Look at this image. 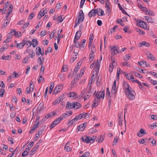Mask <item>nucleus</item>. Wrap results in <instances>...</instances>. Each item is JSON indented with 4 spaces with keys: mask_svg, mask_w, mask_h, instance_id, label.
Returning <instances> with one entry per match:
<instances>
[{
    "mask_svg": "<svg viewBox=\"0 0 157 157\" xmlns=\"http://www.w3.org/2000/svg\"><path fill=\"white\" fill-rule=\"evenodd\" d=\"M89 131L91 133H94L97 132V130L95 128H92L90 129Z\"/></svg>",
    "mask_w": 157,
    "mask_h": 157,
    "instance_id": "55",
    "label": "nucleus"
},
{
    "mask_svg": "<svg viewBox=\"0 0 157 157\" xmlns=\"http://www.w3.org/2000/svg\"><path fill=\"white\" fill-rule=\"evenodd\" d=\"M61 101L58 98H57L55 100V101H54L53 103V105H56L59 103Z\"/></svg>",
    "mask_w": 157,
    "mask_h": 157,
    "instance_id": "61",
    "label": "nucleus"
},
{
    "mask_svg": "<svg viewBox=\"0 0 157 157\" xmlns=\"http://www.w3.org/2000/svg\"><path fill=\"white\" fill-rule=\"evenodd\" d=\"M69 116L70 115L68 114V113L67 112L66 113L61 115L60 117V118L62 119V120H63L64 118L67 117Z\"/></svg>",
    "mask_w": 157,
    "mask_h": 157,
    "instance_id": "27",
    "label": "nucleus"
},
{
    "mask_svg": "<svg viewBox=\"0 0 157 157\" xmlns=\"http://www.w3.org/2000/svg\"><path fill=\"white\" fill-rule=\"evenodd\" d=\"M10 21H6V22H4L2 26V29H5L6 28V27L9 24Z\"/></svg>",
    "mask_w": 157,
    "mask_h": 157,
    "instance_id": "31",
    "label": "nucleus"
},
{
    "mask_svg": "<svg viewBox=\"0 0 157 157\" xmlns=\"http://www.w3.org/2000/svg\"><path fill=\"white\" fill-rule=\"evenodd\" d=\"M125 93L127 98L129 99L133 100L135 99V92L132 88L126 91Z\"/></svg>",
    "mask_w": 157,
    "mask_h": 157,
    "instance_id": "1",
    "label": "nucleus"
},
{
    "mask_svg": "<svg viewBox=\"0 0 157 157\" xmlns=\"http://www.w3.org/2000/svg\"><path fill=\"white\" fill-rule=\"evenodd\" d=\"M36 54L38 56L40 55V53L41 52V48L39 47H37L36 48Z\"/></svg>",
    "mask_w": 157,
    "mask_h": 157,
    "instance_id": "34",
    "label": "nucleus"
},
{
    "mask_svg": "<svg viewBox=\"0 0 157 157\" xmlns=\"http://www.w3.org/2000/svg\"><path fill=\"white\" fill-rule=\"evenodd\" d=\"M111 63L110 64L113 67L116 66H117V64L115 63V60L114 58L111 57Z\"/></svg>",
    "mask_w": 157,
    "mask_h": 157,
    "instance_id": "30",
    "label": "nucleus"
},
{
    "mask_svg": "<svg viewBox=\"0 0 157 157\" xmlns=\"http://www.w3.org/2000/svg\"><path fill=\"white\" fill-rule=\"evenodd\" d=\"M97 136H93L92 137H90V141L91 142V143H92L94 142V140L96 139Z\"/></svg>",
    "mask_w": 157,
    "mask_h": 157,
    "instance_id": "59",
    "label": "nucleus"
},
{
    "mask_svg": "<svg viewBox=\"0 0 157 157\" xmlns=\"http://www.w3.org/2000/svg\"><path fill=\"white\" fill-rule=\"evenodd\" d=\"M62 120V119L61 118L59 117L58 118L56 119V120L53 121V122H54V123H55V124H56V125H57V124L59 123L60 121Z\"/></svg>",
    "mask_w": 157,
    "mask_h": 157,
    "instance_id": "29",
    "label": "nucleus"
},
{
    "mask_svg": "<svg viewBox=\"0 0 157 157\" xmlns=\"http://www.w3.org/2000/svg\"><path fill=\"white\" fill-rule=\"evenodd\" d=\"M34 142L31 141L30 143L27 145L26 149L29 151L31 148L34 145Z\"/></svg>",
    "mask_w": 157,
    "mask_h": 157,
    "instance_id": "25",
    "label": "nucleus"
},
{
    "mask_svg": "<svg viewBox=\"0 0 157 157\" xmlns=\"http://www.w3.org/2000/svg\"><path fill=\"white\" fill-rule=\"evenodd\" d=\"M90 137L85 136H84L81 137V140H82L83 142L88 144L91 143V142L90 141Z\"/></svg>",
    "mask_w": 157,
    "mask_h": 157,
    "instance_id": "7",
    "label": "nucleus"
},
{
    "mask_svg": "<svg viewBox=\"0 0 157 157\" xmlns=\"http://www.w3.org/2000/svg\"><path fill=\"white\" fill-rule=\"evenodd\" d=\"M121 71L122 73L124 74L125 76L129 80L130 78V74H128L126 73L125 72L123 71Z\"/></svg>",
    "mask_w": 157,
    "mask_h": 157,
    "instance_id": "42",
    "label": "nucleus"
},
{
    "mask_svg": "<svg viewBox=\"0 0 157 157\" xmlns=\"http://www.w3.org/2000/svg\"><path fill=\"white\" fill-rule=\"evenodd\" d=\"M69 144V143L68 142H67L65 144L64 147V150L67 151H70L71 150V147L68 145Z\"/></svg>",
    "mask_w": 157,
    "mask_h": 157,
    "instance_id": "24",
    "label": "nucleus"
},
{
    "mask_svg": "<svg viewBox=\"0 0 157 157\" xmlns=\"http://www.w3.org/2000/svg\"><path fill=\"white\" fill-rule=\"evenodd\" d=\"M44 59V58L43 57L40 56L37 59V61L39 63L40 65H41L42 63L43 62L42 61V59Z\"/></svg>",
    "mask_w": 157,
    "mask_h": 157,
    "instance_id": "45",
    "label": "nucleus"
},
{
    "mask_svg": "<svg viewBox=\"0 0 157 157\" xmlns=\"http://www.w3.org/2000/svg\"><path fill=\"white\" fill-rule=\"evenodd\" d=\"M39 79H38V81L39 83H40L41 82V81H43V82H44V79L41 75H39Z\"/></svg>",
    "mask_w": 157,
    "mask_h": 157,
    "instance_id": "54",
    "label": "nucleus"
},
{
    "mask_svg": "<svg viewBox=\"0 0 157 157\" xmlns=\"http://www.w3.org/2000/svg\"><path fill=\"white\" fill-rule=\"evenodd\" d=\"M67 70V67L66 65H64L62 67V71L63 72L66 71Z\"/></svg>",
    "mask_w": 157,
    "mask_h": 157,
    "instance_id": "56",
    "label": "nucleus"
},
{
    "mask_svg": "<svg viewBox=\"0 0 157 157\" xmlns=\"http://www.w3.org/2000/svg\"><path fill=\"white\" fill-rule=\"evenodd\" d=\"M94 53L90 52V60L91 62L94 59Z\"/></svg>",
    "mask_w": 157,
    "mask_h": 157,
    "instance_id": "39",
    "label": "nucleus"
},
{
    "mask_svg": "<svg viewBox=\"0 0 157 157\" xmlns=\"http://www.w3.org/2000/svg\"><path fill=\"white\" fill-rule=\"evenodd\" d=\"M69 94V95H68V96L70 97H75V98H76V95H77L76 93L75 92H71Z\"/></svg>",
    "mask_w": 157,
    "mask_h": 157,
    "instance_id": "40",
    "label": "nucleus"
},
{
    "mask_svg": "<svg viewBox=\"0 0 157 157\" xmlns=\"http://www.w3.org/2000/svg\"><path fill=\"white\" fill-rule=\"evenodd\" d=\"M133 74L135 75L137 77H138L139 78H142L143 76L141 75L140 73H137L136 72H134L133 73Z\"/></svg>",
    "mask_w": 157,
    "mask_h": 157,
    "instance_id": "41",
    "label": "nucleus"
},
{
    "mask_svg": "<svg viewBox=\"0 0 157 157\" xmlns=\"http://www.w3.org/2000/svg\"><path fill=\"white\" fill-rule=\"evenodd\" d=\"M24 46V44L21 43H20L17 44L16 45V47L17 48H23Z\"/></svg>",
    "mask_w": 157,
    "mask_h": 157,
    "instance_id": "50",
    "label": "nucleus"
},
{
    "mask_svg": "<svg viewBox=\"0 0 157 157\" xmlns=\"http://www.w3.org/2000/svg\"><path fill=\"white\" fill-rule=\"evenodd\" d=\"M87 91V89H84L80 94V95L78 96V97L79 98H82L83 96L86 93Z\"/></svg>",
    "mask_w": 157,
    "mask_h": 157,
    "instance_id": "28",
    "label": "nucleus"
},
{
    "mask_svg": "<svg viewBox=\"0 0 157 157\" xmlns=\"http://www.w3.org/2000/svg\"><path fill=\"white\" fill-rule=\"evenodd\" d=\"M147 134V132L143 128H141L140 131L137 132V134L138 136L141 137L143 136V135Z\"/></svg>",
    "mask_w": 157,
    "mask_h": 157,
    "instance_id": "11",
    "label": "nucleus"
},
{
    "mask_svg": "<svg viewBox=\"0 0 157 157\" xmlns=\"http://www.w3.org/2000/svg\"><path fill=\"white\" fill-rule=\"evenodd\" d=\"M84 15L79 14L78 19V23L82 22L84 20Z\"/></svg>",
    "mask_w": 157,
    "mask_h": 157,
    "instance_id": "22",
    "label": "nucleus"
},
{
    "mask_svg": "<svg viewBox=\"0 0 157 157\" xmlns=\"http://www.w3.org/2000/svg\"><path fill=\"white\" fill-rule=\"evenodd\" d=\"M82 34V33H80L79 32H77L75 37L74 39L75 40H78V39L81 37Z\"/></svg>",
    "mask_w": 157,
    "mask_h": 157,
    "instance_id": "20",
    "label": "nucleus"
},
{
    "mask_svg": "<svg viewBox=\"0 0 157 157\" xmlns=\"http://www.w3.org/2000/svg\"><path fill=\"white\" fill-rule=\"evenodd\" d=\"M32 45L34 48L36 47L38 44V42L36 39H33L32 41Z\"/></svg>",
    "mask_w": 157,
    "mask_h": 157,
    "instance_id": "21",
    "label": "nucleus"
},
{
    "mask_svg": "<svg viewBox=\"0 0 157 157\" xmlns=\"http://www.w3.org/2000/svg\"><path fill=\"white\" fill-rule=\"evenodd\" d=\"M121 64L122 66H126L127 67H131V65L130 63H129L128 62H122L121 63Z\"/></svg>",
    "mask_w": 157,
    "mask_h": 157,
    "instance_id": "46",
    "label": "nucleus"
},
{
    "mask_svg": "<svg viewBox=\"0 0 157 157\" xmlns=\"http://www.w3.org/2000/svg\"><path fill=\"white\" fill-rule=\"evenodd\" d=\"M47 13V12H45V10H43L42 12L41 10L38 14L37 15V18L39 19H40L42 17L44 16L45 14Z\"/></svg>",
    "mask_w": 157,
    "mask_h": 157,
    "instance_id": "13",
    "label": "nucleus"
},
{
    "mask_svg": "<svg viewBox=\"0 0 157 157\" xmlns=\"http://www.w3.org/2000/svg\"><path fill=\"white\" fill-rule=\"evenodd\" d=\"M118 27V26L117 25H115L113 26V28H112L110 29L109 30V32L112 33H113L116 30V29Z\"/></svg>",
    "mask_w": 157,
    "mask_h": 157,
    "instance_id": "43",
    "label": "nucleus"
},
{
    "mask_svg": "<svg viewBox=\"0 0 157 157\" xmlns=\"http://www.w3.org/2000/svg\"><path fill=\"white\" fill-rule=\"evenodd\" d=\"M147 57L148 59H150L153 60H154L155 59V57L151 53H150L149 55L147 56Z\"/></svg>",
    "mask_w": 157,
    "mask_h": 157,
    "instance_id": "49",
    "label": "nucleus"
},
{
    "mask_svg": "<svg viewBox=\"0 0 157 157\" xmlns=\"http://www.w3.org/2000/svg\"><path fill=\"white\" fill-rule=\"evenodd\" d=\"M94 10L95 14H97L99 16H104L105 15L104 11L100 8H97L96 9H93Z\"/></svg>",
    "mask_w": 157,
    "mask_h": 157,
    "instance_id": "4",
    "label": "nucleus"
},
{
    "mask_svg": "<svg viewBox=\"0 0 157 157\" xmlns=\"http://www.w3.org/2000/svg\"><path fill=\"white\" fill-rule=\"evenodd\" d=\"M116 86H112V93L113 94H115L117 92V90H116Z\"/></svg>",
    "mask_w": 157,
    "mask_h": 157,
    "instance_id": "63",
    "label": "nucleus"
},
{
    "mask_svg": "<svg viewBox=\"0 0 157 157\" xmlns=\"http://www.w3.org/2000/svg\"><path fill=\"white\" fill-rule=\"evenodd\" d=\"M145 63H146V62L144 61H141L138 62L139 65L142 67H145Z\"/></svg>",
    "mask_w": 157,
    "mask_h": 157,
    "instance_id": "38",
    "label": "nucleus"
},
{
    "mask_svg": "<svg viewBox=\"0 0 157 157\" xmlns=\"http://www.w3.org/2000/svg\"><path fill=\"white\" fill-rule=\"evenodd\" d=\"M54 86V84L53 83H52L50 84L49 93L51 94L52 91L53 89Z\"/></svg>",
    "mask_w": 157,
    "mask_h": 157,
    "instance_id": "48",
    "label": "nucleus"
},
{
    "mask_svg": "<svg viewBox=\"0 0 157 157\" xmlns=\"http://www.w3.org/2000/svg\"><path fill=\"white\" fill-rule=\"evenodd\" d=\"M74 105H75L74 109H78L82 107L81 105L78 102H74Z\"/></svg>",
    "mask_w": 157,
    "mask_h": 157,
    "instance_id": "18",
    "label": "nucleus"
},
{
    "mask_svg": "<svg viewBox=\"0 0 157 157\" xmlns=\"http://www.w3.org/2000/svg\"><path fill=\"white\" fill-rule=\"evenodd\" d=\"M79 69V67L78 65V67H76L73 71V75H75Z\"/></svg>",
    "mask_w": 157,
    "mask_h": 157,
    "instance_id": "47",
    "label": "nucleus"
},
{
    "mask_svg": "<svg viewBox=\"0 0 157 157\" xmlns=\"http://www.w3.org/2000/svg\"><path fill=\"white\" fill-rule=\"evenodd\" d=\"M75 117L77 118L78 120H80L83 118L82 115L81 113L76 116Z\"/></svg>",
    "mask_w": 157,
    "mask_h": 157,
    "instance_id": "62",
    "label": "nucleus"
},
{
    "mask_svg": "<svg viewBox=\"0 0 157 157\" xmlns=\"http://www.w3.org/2000/svg\"><path fill=\"white\" fill-rule=\"evenodd\" d=\"M144 17L146 20L149 22L154 23L155 22L154 20L151 17L147 16H145Z\"/></svg>",
    "mask_w": 157,
    "mask_h": 157,
    "instance_id": "16",
    "label": "nucleus"
},
{
    "mask_svg": "<svg viewBox=\"0 0 157 157\" xmlns=\"http://www.w3.org/2000/svg\"><path fill=\"white\" fill-rule=\"evenodd\" d=\"M123 85L124 86V90L125 92L126 91L132 88L129 85L128 83L124 81L123 82Z\"/></svg>",
    "mask_w": 157,
    "mask_h": 157,
    "instance_id": "9",
    "label": "nucleus"
},
{
    "mask_svg": "<svg viewBox=\"0 0 157 157\" xmlns=\"http://www.w3.org/2000/svg\"><path fill=\"white\" fill-rule=\"evenodd\" d=\"M144 46H145L147 47H149L150 46V44L146 42L145 41H143L140 42L138 46L140 47H142Z\"/></svg>",
    "mask_w": 157,
    "mask_h": 157,
    "instance_id": "12",
    "label": "nucleus"
},
{
    "mask_svg": "<svg viewBox=\"0 0 157 157\" xmlns=\"http://www.w3.org/2000/svg\"><path fill=\"white\" fill-rule=\"evenodd\" d=\"M57 20L58 23H59L62 22L63 20V19L62 18L61 16H59L58 17Z\"/></svg>",
    "mask_w": 157,
    "mask_h": 157,
    "instance_id": "53",
    "label": "nucleus"
},
{
    "mask_svg": "<svg viewBox=\"0 0 157 157\" xmlns=\"http://www.w3.org/2000/svg\"><path fill=\"white\" fill-rule=\"evenodd\" d=\"M118 139V138L117 136L116 137L114 138L113 142V145H115L117 144V143Z\"/></svg>",
    "mask_w": 157,
    "mask_h": 157,
    "instance_id": "58",
    "label": "nucleus"
},
{
    "mask_svg": "<svg viewBox=\"0 0 157 157\" xmlns=\"http://www.w3.org/2000/svg\"><path fill=\"white\" fill-rule=\"evenodd\" d=\"M12 33H13L14 35H15L16 37H19V36H21V35H19V34H21V33L19 32V33L18 32H17L15 29H12L11 30V32H10V34H11Z\"/></svg>",
    "mask_w": 157,
    "mask_h": 157,
    "instance_id": "17",
    "label": "nucleus"
},
{
    "mask_svg": "<svg viewBox=\"0 0 157 157\" xmlns=\"http://www.w3.org/2000/svg\"><path fill=\"white\" fill-rule=\"evenodd\" d=\"M63 86L62 85L60 84L56 87L55 88L53 93L54 94H56L58 92H60L63 89Z\"/></svg>",
    "mask_w": 157,
    "mask_h": 157,
    "instance_id": "3",
    "label": "nucleus"
},
{
    "mask_svg": "<svg viewBox=\"0 0 157 157\" xmlns=\"http://www.w3.org/2000/svg\"><path fill=\"white\" fill-rule=\"evenodd\" d=\"M94 35L93 33L90 34L88 42V46L89 48L91 46V44L94 39Z\"/></svg>",
    "mask_w": 157,
    "mask_h": 157,
    "instance_id": "14",
    "label": "nucleus"
},
{
    "mask_svg": "<svg viewBox=\"0 0 157 157\" xmlns=\"http://www.w3.org/2000/svg\"><path fill=\"white\" fill-rule=\"evenodd\" d=\"M45 109L44 108V104L43 102H41L38 107L37 111L38 113L43 112Z\"/></svg>",
    "mask_w": 157,
    "mask_h": 157,
    "instance_id": "8",
    "label": "nucleus"
},
{
    "mask_svg": "<svg viewBox=\"0 0 157 157\" xmlns=\"http://www.w3.org/2000/svg\"><path fill=\"white\" fill-rule=\"evenodd\" d=\"M100 102V101L98 99H95L92 105L93 108L96 107L98 105L97 103L99 102Z\"/></svg>",
    "mask_w": 157,
    "mask_h": 157,
    "instance_id": "19",
    "label": "nucleus"
},
{
    "mask_svg": "<svg viewBox=\"0 0 157 157\" xmlns=\"http://www.w3.org/2000/svg\"><path fill=\"white\" fill-rule=\"evenodd\" d=\"M100 63H97L95 67V71L97 72V73H98L99 72V68H100Z\"/></svg>",
    "mask_w": 157,
    "mask_h": 157,
    "instance_id": "37",
    "label": "nucleus"
},
{
    "mask_svg": "<svg viewBox=\"0 0 157 157\" xmlns=\"http://www.w3.org/2000/svg\"><path fill=\"white\" fill-rule=\"evenodd\" d=\"M9 45L7 44H6L4 45L1 48V49H3L2 51H4V50L8 48Z\"/></svg>",
    "mask_w": 157,
    "mask_h": 157,
    "instance_id": "52",
    "label": "nucleus"
},
{
    "mask_svg": "<svg viewBox=\"0 0 157 157\" xmlns=\"http://www.w3.org/2000/svg\"><path fill=\"white\" fill-rule=\"evenodd\" d=\"M149 73L152 75L157 78V73L153 71H150Z\"/></svg>",
    "mask_w": 157,
    "mask_h": 157,
    "instance_id": "64",
    "label": "nucleus"
},
{
    "mask_svg": "<svg viewBox=\"0 0 157 157\" xmlns=\"http://www.w3.org/2000/svg\"><path fill=\"white\" fill-rule=\"evenodd\" d=\"M118 119L119 125L121 126L122 123V116H120L118 117Z\"/></svg>",
    "mask_w": 157,
    "mask_h": 157,
    "instance_id": "35",
    "label": "nucleus"
},
{
    "mask_svg": "<svg viewBox=\"0 0 157 157\" xmlns=\"http://www.w3.org/2000/svg\"><path fill=\"white\" fill-rule=\"evenodd\" d=\"M67 124L69 126H71L74 124L73 119L70 120H69V122L67 123Z\"/></svg>",
    "mask_w": 157,
    "mask_h": 157,
    "instance_id": "57",
    "label": "nucleus"
},
{
    "mask_svg": "<svg viewBox=\"0 0 157 157\" xmlns=\"http://www.w3.org/2000/svg\"><path fill=\"white\" fill-rule=\"evenodd\" d=\"M75 105H74V102L73 103H71L70 102H68L67 103L66 109H69L72 108H74Z\"/></svg>",
    "mask_w": 157,
    "mask_h": 157,
    "instance_id": "10",
    "label": "nucleus"
},
{
    "mask_svg": "<svg viewBox=\"0 0 157 157\" xmlns=\"http://www.w3.org/2000/svg\"><path fill=\"white\" fill-rule=\"evenodd\" d=\"M94 10L93 9L92 10L88 13V15L90 17H91L92 16L95 17L96 15Z\"/></svg>",
    "mask_w": 157,
    "mask_h": 157,
    "instance_id": "23",
    "label": "nucleus"
},
{
    "mask_svg": "<svg viewBox=\"0 0 157 157\" xmlns=\"http://www.w3.org/2000/svg\"><path fill=\"white\" fill-rule=\"evenodd\" d=\"M131 58V56L129 55L128 54H126L124 57V60L126 61H128L129 60L130 58Z\"/></svg>",
    "mask_w": 157,
    "mask_h": 157,
    "instance_id": "44",
    "label": "nucleus"
},
{
    "mask_svg": "<svg viewBox=\"0 0 157 157\" xmlns=\"http://www.w3.org/2000/svg\"><path fill=\"white\" fill-rule=\"evenodd\" d=\"M104 139V137L103 135H101L98 138V143H99L100 142H102Z\"/></svg>",
    "mask_w": 157,
    "mask_h": 157,
    "instance_id": "32",
    "label": "nucleus"
},
{
    "mask_svg": "<svg viewBox=\"0 0 157 157\" xmlns=\"http://www.w3.org/2000/svg\"><path fill=\"white\" fill-rule=\"evenodd\" d=\"M86 125L87 123L85 122L83 124H81L77 126V129L78 130V131H83L86 127Z\"/></svg>",
    "mask_w": 157,
    "mask_h": 157,
    "instance_id": "6",
    "label": "nucleus"
},
{
    "mask_svg": "<svg viewBox=\"0 0 157 157\" xmlns=\"http://www.w3.org/2000/svg\"><path fill=\"white\" fill-rule=\"evenodd\" d=\"M86 42V40L85 39H83L82 40V41L81 43V48H84L85 46V43Z\"/></svg>",
    "mask_w": 157,
    "mask_h": 157,
    "instance_id": "51",
    "label": "nucleus"
},
{
    "mask_svg": "<svg viewBox=\"0 0 157 157\" xmlns=\"http://www.w3.org/2000/svg\"><path fill=\"white\" fill-rule=\"evenodd\" d=\"M110 48L112 50L111 54L113 55H117L119 53L118 49L117 48L116 46H110Z\"/></svg>",
    "mask_w": 157,
    "mask_h": 157,
    "instance_id": "5",
    "label": "nucleus"
},
{
    "mask_svg": "<svg viewBox=\"0 0 157 157\" xmlns=\"http://www.w3.org/2000/svg\"><path fill=\"white\" fill-rule=\"evenodd\" d=\"M5 92V90L3 89H0V92L1 93V94H0V96L1 97H3V96Z\"/></svg>",
    "mask_w": 157,
    "mask_h": 157,
    "instance_id": "60",
    "label": "nucleus"
},
{
    "mask_svg": "<svg viewBox=\"0 0 157 157\" xmlns=\"http://www.w3.org/2000/svg\"><path fill=\"white\" fill-rule=\"evenodd\" d=\"M94 94H95L96 97L95 99H98L100 101V99L101 98L104 99V98L105 94L104 92V90L103 91H98L97 93H96V91H95Z\"/></svg>",
    "mask_w": 157,
    "mask_h": 157,
    "instance_id": "2",
    "label": "nucleus"
},
{
    "mask_svg": "<svg viewBox=\"0 0 157 157\" xmlns=\"http://www.w3.org/2000/svg\"><path fill=\"white\" fill-rule=\"evenodd\" d=\"M77 40H74V42L75 44L74 45V47L77 48L80 47L81 48H81V43L77 42Z\"/></svg>",
    "mask_w": 157,
    "mask_h": 157,
    "instance_id": "26",
    "label": "nucleus"
},
{
    "mask_svg": "<svg viewBox=\"0 0 157 157\" xmlns=\"http://www.w3.org/2000/svg\"><path fill=\"white\" fill-rule=\"evenodd\" d=\"M137 25H138L143 28L145 26V25H147V24L145 23L140 20L137 21Z\"/></svg>",
    "mask_w": 157,
    "mask_h": 157,
    "instance_id": "15",
    "label": "nucleus"
},
{
    "mask_svg": "<svg viewBox=\"0 0 157 157\" xmlns=\"http://www.w3.org/2000/svg\"><path fill=\"white\" fill-rule=\"evenodd\" d=\"M40 124V123L39 122L36 123L35 124H34L33 127L32 128L33 129L35 130L38 127V126H39V124Z\"/></svg>",
    "mask_w": 157,
    "mask_h": 157,
    "instance_id": "36",
    "label": "nucleus"
},
{
    "mask_svg": "<svg viewBox=\"0 0 157 157\" xmlns=\"http://www.w3.org/2000/svg\"><path fill=\"white\" fill-rule=\"evenodd\" d=\"M90 155V152L89 151H86L82 156H80L79 157H89Z\"/></svg>",
    "mask_w": 157,
    "mask_h": 157,
    "instance_id": "33",
    "label": "nucleus"
}]
</instances>
